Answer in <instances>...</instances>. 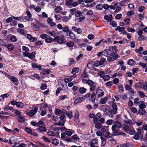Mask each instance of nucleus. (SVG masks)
I'll return each mask as SVG.
<instances>
[{
  "label": "nucleus",
  "instance_id": "nucleus-6",
  "mask_svg": "<svg viewBox=\"0 0 147 147\" xmlns=\"http://www.w3.org/2000/svg\"><path fill=\"white\" fill-rule=\"evenodd\" d=\"M53 41L54 42H57L59 44H63L65 43H64V39L61 37H60L59 36H57L55 37L53 39Z\"/></svg>",
  "mask_w": 147,
  "mask_h": 147
},
{
  "label": "nucleus",
  "instance_id": "nucleus-33",
  "mask_svg": "<svg viewBox=\"0 0 147 147\" xmlns=\"http://www.w3.org/2000/svg\"><path fill=\"white\" fill-rule=\"evenodd\" d=\"M125 28L124 27H120L118 26H117L116 28L115 29L116 31H119L120 32H122L125 30Z\"/></svg>",
  "mask_w": 147,
  "mask_h": 147
},
{
  "label": "nucleus",
  "instance_id": "nucleus-36",
  "mask_svg": "<svg viewBox=\"0 0 147 147\" xmlns=\"http://www.w3.org/2000/svg\"><path fill=\"white\" fill-rule=\"evenodd\" d=\"M81 77L83 78H88V75L85 70L81 74Z\"/></svg>",
  "mask_w": 147,
  "mask_h": 147
},
{
  "label": "nucleus",
  "instance_id": "nucleus-39",
  "mask_svg": "<svg viewBox=\"0 0 147 147\" xmlns=\"http://www.w3.org/2000/svg\"><path fill=\"white\" fill-rule=\"evenodd\" d=\"M62 8L60 6H58L55 8V10L57 13H59L62 10Z\"/></svg>",
  "mask_w": 147,
  "mask_h": 147
},
{
  "label": "nucleus",
  "instance_id": "nucleus-59",
  "mask_svg": "<svg viewBox=\"0 0 147 147\" xmlns=\"http://www.w3.org/2000/svg\"><path fill=\"white\" fill-rule=\"evenodd\" d=\"M110 78V76L109 75H105L103 79L105 81H106L109 80Z\"/></svg>",
  "mask_w": 147,
  "mask_h": 147
},
{
  "label": "nucleus",
  "instance_id": "nucleus-28",
  "mask_svg": "<svg viewBox=\"0 0 147 147\" xmlns=\"http://www.w3.org/2000/svg\"><path fill=\"white\" fill-rule=\"evenodd\" d=\"M18 117V120L19 122L22 123L25 121V118L22 115H20Z\"/></svg>",
  "mask_w": 147,
  "mask_h": 147
},
{
  "label": "nucleus",
  "instance_id": "nucleus-57",
  "mask_svg": "<svg viewBox=\"0 0 147 147\" xmlns=\"http://www.w3.org/2000/svg\"><path fill=\"white\" fill-rule=\"evenodd\" d=\"M106 61V59L104 57H102L100 60L99 61V62L101 64V65H103Z\"/></svg>",
  "mask_w": 147,
  "mask_h": 147
},
{
  "label": "nucleus",
  "instance_id": "nucleus-20",
  "mask_svg": "<svg viewBox=\"0 0 147 147\" xmlns=\"http://www.w3.org/2000/svg\"><path fill=\"white\" fill-rule=\"evenodd\" d=\"M31 65L32 68H38L39 70H40L41 69V67L40 65H37L35 63H32Z\"/></svg>",
  "mask_w": 147,
  "mask_h": 147
},
{
  "label": "nucleus",
  "instance_id": "nucleus-30",
  "mask_svg": "<svg viewBox=\"0 0 147 147\" xmlns=\"http://www.w3.org/2000/svg\"><path fill=\"white\" fill-rule=\"evenodd\" d=\"M66 128L65 127H61L60 128L59 127H56L54 128L53 130L55 131H59L60 129L62 131H64Z\"/></svg>",
  "mask_w": 147,
  "mask_h": 147
},
{
  "label": "nucleus",
  "instance_id": "nucleus-25",
  "mask_svg": "<svg viewBox=\"0 0 147 147\" xmlns=\"http://www.w3.org/2000/svg\"><path fill=\"white\" fill-rule=\"evenodd\" d=\"M12 112L15 113L16 115L18 117L21 115V113L18 110L13 109L12 110Z\"/></svg>",
  "mask_w": 147,
  "mask_h": 147
},
{
  "label": "nucleus",
  "instance_id": "nucleus-62",
  "mask_svg": "<svg viewBox=\"0 0 147 147\" xmlns=\"http://www.w3.org/2000/svg\"><path fill=\"white\" fill-rule=\"evenodd\" d=\"M96 88V86L95 85L92 86H90L89 88V90L90 92H93L95 90Z\"/></svg>",
  "mask_w": 147,
  "mask_h": 147
},
{
  "label": "nucleus",
  "instance_id": "nucleus-47",
  "mask_svg": "<svg viewBox=\"0 0 147 147\" xmlns=\"http://www.w3.org/2000/svg\"><path fill=\"white\" fill-rule=\"evenodd\" d=\"M25 130L27 133L30 134H32V131L30 128L26 127L25 128Z\"/></svg>",
  "mask_w": 147,
  "mask_h": 147
},
{
  "label": "nucleus",
  "instance_id": "nucleus-10",
  "mask_svg": "<svg viewBox=\"0 0 147 147\" xmlns=\"http://www.w3.org/2000/svg\"><path fill=\"white\" fill-rule=\"evenodd\" d=\"M141 130L140 129H138L137 133L134 136V138L136 140L139 139L140 137L142 136V135H141Z\"/></svg>",
  "mask_w": 147,
  "mask_h": 147
},
{
  "label": "nucleus",
  "instance_id": "nucleus-2",
  "mask_svg": "<svg viewBox=\"0 0 147 147\" xmlns=\"http://www.w3.org/2000/svg\"><path fill=\"white\" fill-rule=\"evenodd\" d=\"M22 49L23 51L24 52L23 53V56L24 57H28L29 59H32L35 56L36 53L34 52L31 53L28 52L29 51V49L27 47L25 46H22Z\"/></svg>",
  "mask_w": 147,
  "mask_h": 147
},
{
  "label": "nucleus",
  "instance_id": "nucleus-3",
  "mask_svg": "<svg viewBox=\"0 0 147 147\" xmlns=\"http://www.w3.org/2000/svg\"><path fill=\"white\" fill-rule=\"evenodd\" d=\"M31 25L32 26L33 30L35 31H39L40 30V28L42 27V24L40 22L37 20L34 22H31Z\"/></svg>",
  "mask_w": 147,
  "mask_h": 147
},
{
  "label": "nucleus",
  "instance_id": "nucleus-19",
  "mask_svg": "<svg viewBox=\"0 0 147 147\" xmlns=\"http://www.w3.org/2000/svg\"><path fill=\"white\" fill-rule=\"evenodd\" d=\"M65 122V121L60 120L58 122L54 123V125H57L63 126Z\"/></svg>",
  "mask_w": 147,
  "mask_h": 147
},
{
  "label": "nucleus",
  "instance_id": "nucleus-5",
  "mask_svg": "<svg viewBox=\"0 0 147 147\" xmlns=\"http://www.w3.org/2000/svg\"><path fill=\"white\" fill-rule=\"evenodd\" d=\"M38 110V108L37 107L33 108V109L30 110L29 112H27L26 115L30 117H32L35 114Z\"/></svg>",
  "mask_w": 147,
  "mask_h": 147
},
{
  "label": "nucleus",
  "instance_id": "nucleus-8",
  "mask_svg": "<svg viewBox=\"0 0 147 147\" xmlns=\"http://www.w3.org/2000/svg\"><path fill=\"white\" fill-rule=\"evenodd\" d=\"M104 92L101 89L98 88L96 91L95 94L98 98L102 97L104 95Z\"/></svg>",
  "mask_w": 147,
  "mask_h": 147
},
{
  "label": "nucleus",
  "instance_id": "nucleus-48",
  "mask_svg": "<svg viewBox=\"0 0 147 147\" xmlns=\"http://www.w3.org/2000/svg\"><path fill=\"white\" fill-rule=\"evenodd\" d=\"M41 139L44 140L45 141L47 142H51V140H50V139L45 136H43L41 138Z\"/></svg>",
  "mask_w": 147,
  "mask_h": 147
},
{
  "label": "nucleus",
  "instance_id": "nucleus-14",
  "mask_svg": "<svg viewBox=\"0 0 147 147\" xmlns=\"http://www.w3.org/2000/svg\"><path fill=\"white\" fill-rule=\"evenodd\" d=\"M37 131L39 133L42 132H45L47 131V129L45 127L42 126L38 127L36 129Z\"/></svg>",
  "mask_w": 147,
  "mask_h": 147
},
{
  "label": "nucleus",
  "instance_id": "nucleus-1",
  "mask_svg": "<svg viewBox=\"0 0 147 147\" xmlns=\"http://www.w3.org/2000/svg\"><path fill=\"white\" fill-rule=\"evenodd\" d=\"M117 109L118 107L117 105L113 103L111 105V109H109L108 112L105 113V115H108L110 118H112L113 115L117 113Z\"/></svg>",
  "mask_w": 147,
  "mask_h": 147
},
{
  "label": "nucleus",
  "instance_id": "nucleus-64",
  "mask_svg": "<svg viewBox=\"0 0 147 147\" xmlns=\"http://www.w3.org/2000/svg\"><path fill=\"white\" fill-rule=\"evenodd\" d=\"M142 87L145 90H147V81L143 83Z\"/></svg>",
  "mask_w": 147,
  "mask_h": 147
},
{
  "label": "nucleus",
  "instance_id": "nucleus-56",
  "mask_svg": "<svg viewBox=\"0 0 147 147\" xmlns=\"http://www.w3.org/2000/svg\"><path fill=\"white\" fill-rule=\"evenodd\" d=\"M103 5L101 4H98L96 6V9L99 10H101L103 8Z\"/></svg>",
  "mask_w": 147,
  "mask_h": 147
},
{
  "label": "nucleus",
  "instance_id": "nucleus-60",
  "mask_svg": "<svg viewBox=\"0 0 147 147\" xmlns=\"http://www.w3.org/2000/svg\"><path fill=\"white\" fill-rule=\"evenodd\" d=\"M55 113L56 115H59L61 113V110L58 109H57L55 111Z\"/></svg>",
  "mask_w": 147,
  "mask_h": 147
},
{
  "label": "nucleus",
  "instance_id": "nucleus-4",
  "mask_svg": "<svg viewBox=\"0 0 147 147\" xmlns=\"http://www.w3.org/2000/svg\"><path fill=\"white\" fill-rule=\"evenodd\" d=\"M119 57V55L117 54L113 53L111 55L107 57V60L109 62H112L115 60L117 59Z\"/></svg>",
  "mask_w": 147,
  "mask_h": 147
},
{
  "label": "nucleus",
  "instance_id": "nucleus-11",
  "mask_svg": "<svg viewBox=\"0 0 147 147\" xmlns=\"http://www.w3.org/2000/svg\"><path fill=\"white\" fill-rule=\"evenodd\" d=\"M85 100L84 97H78L76 98L74 102V104L76 105L80 103L82 101Z\"/></svg>",
  "mask_w": 147,
  "mask_h": 147
},
{
  "label": "nucleus",
  "instance_id": "nucleus-52",
  "mask_svg": "<svg viewBox=\"0 0 147 147\" xmlns=\"http://www.w3.org/2000/svg\"><path fill=\"white\" fill-rule=\"evenodd\" d=\"M47 85L45 84L42 83L41 84L40 86V89L42 90H44L45 89L47 88Z\"/></svg>",
  "mask_w": 147,
  "mask_h": 147
},
{
  "label": "nucleus",
  "instance_id": "nucleus-55",
  "mask_svg": "<svg viewBox=\"0 0 147 147\" xmlns=\"http://www.w3.org/2000/svg\"><path fill=\"white\" fill-rule=\"evenodd\" d=\"M142 129L145 131H147V124L146 123H143L142 126ZM147 135V132L146 133Z\"/></svg>",
  "mask_w": 147,
  "mask_h": 147
},
{
  "label": "nucleus",
  "instance_id": "nucleus-24",
  "mask_svg": "<svg viewBox=\"0 0 147 147\" xmlns=\"http://www.w3.org/2000/svg\"><path fill=\"white\" fill-rule=\"evenodd\" d=\"M131 125L126 124L123 127V129L126 132H127V131L131 129Z\"/></svg>",
  "mask_w": 147,
  "mask_h": 147
},
{
  "label": "nucleus",
  "instance_id": "nucleus-50",
  "mask_svg": "<svg viewBox=\"0 0 147 147\" xmlns=\"http://www.w3.org/2000/svg\"><path fill=\"white\" fill-rule=\"evenodd\" d=\"M75 15L76 17H80L82 15V13L79 11H77L75 13Z\"/></svg>",
  "mask_w": 147,
  "mask_h": 147
},
{
  "label": "nucleus",
  "instance_id": "nucleus-26",
  "mask_svg": "<svg viewBox=\"0 0 147 147\" xmlns=\"http://www.w3.org/2000/svg\"><path fill=\"white\" fill-rule=\"evenodd\" d=\"M107 100V97H104L100 100L99 103L101 104H105L106 103Z\"/></svg>",
  "mask_w": 147,
  "mask_h": 147
},
{
  "label": "nucleus",
  "instance_id": "nucleus-17",
  "mask_svg": "<svg viewBox=\"0 0 147 147\" xmlns=\"http://www.w3.org/2000/svg\"><path fill=\"white\" fill-rule=\"evenodd\" d=\"M139 108L140 109H143L146 107V106L144 104V102L143 101H140L138 104Z\"/></svg>",
  "mask_w": 147,
  "mask_h": 147
},
{
  "label": "nucleus",
  "instance_id": "nucleus-54",
  "mask_svg": "<svg viewBox=\"0 0 147 147\" xmlns=\"http://www.w3.org/2000/svg\"><path fill=\"white\" fill-rule=\"evenodd\" d=\"M10 40L12 42H16L17 40L16 37L14 36H13L10 38Z\"/></svg>",
  "mask_w": 147,
  "mask_h": 147
},
{
  "label": "nucleus",
  "instance_id": "nucleus-18",
  "mask_svg": "<svg viewBox=\"0 0 147 147\" xmlns=\"http://www.w3.org/2000/svg\"><path fill=\"white\" fill-rule=\"evenodd\" d=\"M51 143L55 146H57L59 144V140L56 138L53 139Z\"/></svg>",
  "mask_w": 147,
  "mask_h": 147
},
{
  "label": "nucleus",
  "instance_id": "nucleus-9",
  "mask_svg": "<svg viewBox=\"0 0 147 147\" xmlns=\"http://www.w3.org/2000/svg\"><path fill=\"white\" fill-rule=\"evenodd\" d=\"M118 128H116L115 125H113L112 127V130L114 135H117L121 134L120 132H119Z\"/></svg>",
  "mask_w": 147,
  "mask_h": 147
},
{
  "label": "nucleus",
  "instance_id": "nucleus-37",
  "mask_svg": "<svg viewBox=\"0 0 147 147\" xmlns=\"http://www.w3.org/2000/svg\"><path fill=\"white\" fill-rule=\"evenodd\" d=\"M51 71L49 69H45L43 71V74L45 75H48L50 74Z\"/></svg>",
  "mask_w": 147,
  "mask_h": 147
},
{
  "label": "nucleus",
  "instance_id": "nucleus-13",
  "mask_svg": "<svg viewBox=\"0 0 147 147\" xmlns=\"http://www.w3.org/2000/svg\"><path fill=\"white\" fill-rule=\"evenodd\" d=\"M27 38L31 42L36 41L37 38L35 37H32V36L30 34H27Z\"/></svg>",
  "mask_w": 147,
  "mask_h": 147
},
{
  "label": "nucleus",
  "instance_id": "nucleus-53",
  "mask_svg": "<svg viewBox=\"0 0 147 147\" xmlns=\"http://www.w3.org/2000/svg\"><path fill=\"white\" fill-rule=\"evenodd\" d=\"M17 32H19L20 34L22 35H24V31L23 29L18 28L17 29Z\"/></svg>",
  "mask_w": 147,
  "mask_h": 147
},
{
  "label": "nucleus",
  "instance_id": "nucleus-15",
  "mask_svg": "<svg viewBox=\"0 0 147 147\" xmlns=\"http://www.w3.org/2000/svg\"><path fill=\"white\" fill-rule=\"evenodd\" d=\"M72 80V78L71 77L69 78H65L64 80L63 79H60L58 80V83L60 82H62L63 80L65 82L67 83L69 82H71Z\"/></svg>",
  "mask_w": 147,
  "mask_h": 147
},
{
  "label": "nucleus",
  "instance_id": "nucleus-41",
  "mask_svg": "<svg viewBox=\"0 0 147 147\" xmlns=\"http://www.w3.org/2000/svg\"><path fill=\"white\" fill-rule=\"evenodd\" d=\"M87 66V67L90 69H92L91 68H92L95 67L94 63H89L88 64Z\"/></svg>",
  "mask_w": 147,
  "mask_h": 147
},
{
  "label": "nucleus",
  "instance_id": "nucleus-43",
  "mask_svg": "<svg viewBox=\"0 0 147 147\" xmlns=\"http://www.w3.org/2000/svg\"><path fill=\"white\" fill-rule=\"evenodd\" d=\"M87 84L90 86H92L93 85H94V82L92 80L88 79V82Z\"/></svg>",
  "mask_w": 147,
  "mask_h": 147
},
{
  "label": "nucleus",
  "instance_id": "nucleus-46",
  "mask_svg": "<svg viewBox=\"0 0 147 147\" xmlns=\"http://www.w3.org/2000/svg\"><path fill=\"white\" fill-rule=\"evenodd\" d=\"M139 113L142 115H144L145 113V110L144 108L143 109H140L139 110Z\"/></svg>",
  "mask_w": 147,
  "mask_h": 147
},
{
  "label": "nucleus",
  "instance_id": "nucleus-32",
  "mask_svg": "<svg viewBox=\"0 0 147 147\" xmlns=\"http://www.w3.org/2000/svg\"><path fill=\"white\" fill-rule=\"evenodd\" d=\"M66 45L67 47L70 48H72L74 45V42L72 41H69L67 42L66 44Z\"/></svg>",
  "mask_w": 147,
  "mask_h": 147
},
{
  "label": "nucleus",
  "instance_id": "nucleus-40",
  "mask_svg": "<svg viewBox=\"0 0 147 147\" xmlns=\"http://www.w3.org/2000/svg\"><path fill=\"white\" fill-rule=\"evenodd\" d=\"M7 48L9 51H12L14 49V46L11 44L7 45Z\"/></svg>",
  "mask_w": 147,
  "mask_h": 147
},
{
  "label": "nucleus",
  "instance_id": "nucleus-45",
  "mask_svg": "<svg viewBox=\"0 0 147 147\" xmlns=\"http://www.w3.org/2000/svg\"><path fill=\"white\" fill-rule=\"evenodd\" d=\"M112 135L110 134L109 131L106 132L105 134V137L107 138H111Z\"/></svg>",
  "mask_w": 147,
  "mask_h": 147
},
{
  "label": "nucleus",
  "instance_id": "nucleus-51",
  "mask_svg": "<svg viewBox=\"0 0 147 147\" xmlns=\"http://www.w3.org/2000/svg\"><path fill=\"white\" fill-rule=\"evenodd\" d=\"M47 134L49 136H55V134L54 132L51 131H48Z\"/></svg>",
  "mask_w": 147,
  "mask_h": 147
},
{
  "label": "nucleus",
  "instance_id": "nucleus-27",
  "mask_svg": "<svg viewBox=\"0 0 147 147\" xmlns=\"http://www.w3.org/2000/svg\"><path fill=\"white\" fill-rule=\"evenodd\" d=\"M113 125H115L116 127L117 128H119L121 127V124L118 121H113Z\"/></svg>",
  "mask_w": 147,
  "mask_h": 147
},
{
  "label": "nucleus",
  "instance_id": "nucleus-35",
  "mask_svg": "<svg viewBox=\"0 0 147 147\" xmlns=\"http://www.w3.org/2000/svg\"><path fill=\"white\" fill-rule=\"evenodd\" d=\"M75 61V60L74 59L72 58H69V66L72 65L74 63Z\"/></svg>",
  "mask_w": 147,
  "mask_h": 147
},
{
  "label": "nucleus",
  "instance_id": "nucleus-16",
  "mask_svg": "<svg viewBox=\"0 0 147 147\" xmlns=\"http://www.w3.org/2000/svg\"><path fill=\"white\" fill-rule=\"evenodd\" d=\"M87 89L84 87H81L79 88V93L81 94L86 93L87 92Z\"/></svg>",
  "mask_w": 147,
  "mask_h": 147
},
{
  "label": "nucleus",
  "instance_id": "nucleus-44",
  "mask_svg": "<svg viewBox=\"0 0 147 147\" xmlns=\"http://www.w3.org/2000/svg\"><path fill=\"white\" fill-rule=\"evenodd\" d=\"M3 128H4V129L5 131H6L8 132H10L11 133H12L13 134H15L16 133L15 132H14V130H11L10 129H9L7 128L5 126H4L3 127Z\"/></svg>",
  "mask_w": 147,
  "mask_h": 147
},
{
  "label": "nucleus",
  "instance_id": "nucleus-63",
  "mask_svg": "<svg viewBox=\"0 0 147 147\" xmlns=\"http://www.w3.org/2000/svg\"><path fill=\"white\" fill-rule=\"evenodd\" d=\"M52 41L53 38L51 37L47 38L45 40V42L47 43H50L52 42Z\"/></svg>",
  "mask_w": 147,
  "mask_h": 147
},
{
  "label": "nucleus",
  "instance_id": "nucleus-7",
  "mask_svg": "<svg viewBox=\"0 0 147 147\" xmlns=\"http://www.w3.org/2000/svg\"><path fill=\"white\" fill-rule=\"evenodd\" d=\"M113 53L111 50V47H109V49H106L103 51V56L107 57L111 55Z\"/></svg>",
  "mask_w": 147,
  "mask_h": 147
},
{
  "label": "nucleus",
  "instance_id": "nucleus-38",
  "mask_svg": "<svg viewBox=\"0 0 147 147\" xmlns=\"http://www.w3.org/2000/svg\"><path fill=\"white\" fill-rule=\"evenodd\" d=\"M16 106L18 108H22L23 107L24 105L20 102H17Z\"/></svg>",
  "mask_w": 147,
  "mask_h": 147
},
{
  "label": "nucleus",
  "instance_id": "nucleus-29",
  "mask_svg": "<svg viewBox=\"0 0 147 147\" xmlns=\"http://www.w3.org/2000/svg\"><path fill=\"white\" fill-rule=\"evenodd\" d=\"M79 70V68L78 67L74 68L72 69L71 73L73 75H74L76 73L78 72Z\"/></svg>",
  "mask_w": 147,
  "mask_h": 147
},
{
  "label": "nucleus",
  "instance_id": "nucleus-34",
  "mask_svg": "<svg viewBox=\"0 0 147 147\" xmlns=\"http://www.w3.org/2000/svg\"><path fill=\"white\" fill-rule=\"evenodd\" d=\"M136 63L135 61L132 59H131L129 60L127 62V64L131 66H132Z\"/></svg>",
  "mask_w": 147,
  "mask_h": 147
},
{
  "label": "nucleus",
  "instance_id": "nucleus-12",
  "mask_svg": "<svg viewBox=\"0 0 147 147\" xmlns=\"http://www.w3.org/2000/svg\"><path fill=\"white\" fill-rule=\"evenodd\" d=\"M11 80L15 86H18V78L12 76L10 78Z\"/></svg>",
  "mask_w": 147,
  "mask_h": 147
},
{
  "label": "nucleus",
  "instance_id": "nucleus-22",
  "mask_svg": "<svg viewBox=\"0 0 147 147\" xmlns=\"http://www.w3.org/2000/svg\"><path fill=\"white\" fill-rule=\"evenodd\" d=\"M65 131V133L66 135L68 136H70L72 135L73 132L71 129H66L64 130Z\"/></svg>",
  "mask_w": 147,
  "mask_h": 147
},
{
  "label": "nucleus",
  "instance_id": "nucleus-49",
  "mask_svg": "<svg viewBox=\"0 0 147 147\" xmlns=\"http://www.w3.org/2000/svg\"><path fill=\"white\" fill-rule=\"evenodd\" d=\"M79 113L78 111H76L75 113V115L74 116V118L75 119H79Z\"/></svg>",
  "mask_w": 147,
  "mask_h": 147
},
{
  "label": "nucleus",
  "instance_id": "nucleus-58",
  "mask_svg": "<svg viewBox=\"0 0 147 147\" xmlns=\"http://www.w3.org/2000/svg\"><path fill=\"white\" fill-rule=\"evenodd\" d=\"M76 11V8H72L70 9V11L71 15L75 14Z\"/></svg>",
  "mask_w": 147,
  "mask_h": 147
},
{
  "label": "nucleus",
  "instance_id": "nucleus-31",
  "mask_svg": "<svg viewBox=\"0 0 147 147\" xmlns=\"http://www.w3.org/2000/svg\"><path fill=\"white\" fill-rule=\"evenodd\" d=\"M66 112V114L67 117L69 119H71L73 117V115H72V112L71 111H68Z\"/></svg>",
  "mask_w": 147,
  "mask_h": 147
},
{
  "label": "nucleus",
  "instance_id": "nucleus-23",
  "mask_svg": "<svg viewBox=\"0 0 147 147\" xmlns=\"http://www.w3.org/2000/svg\"><path fill=\"white\" fill-rule=\"evenodd\" d=\"M96 96V95L95 92H92L91 95V101L93 103H94L95 102Z\"/></svg>",
  "mask_w": 147,
  "mask_h": 147
},
{
  "label": "nucleus",
  "instance_id": "nucleus-21",
  "mask_svg": "<svg viewBox=\"0 0 147 147\" xmlns=\"http://www.w3.org/2000/svg\"><path fill=\"white\" fill-rule=\"evenodd\" d=\"M100 138L102 141L101 145V146H104L106 144L107 140L105 137L104 136H101Z\"/></svg>",
  "mask_w": 147,
  "mask_h": 147
},
{
  "label": "nucleus",
  "instance_id": "nucleus-42",
  "mask_svg": "<svg viewBox=\"0 0 147 147\" xmlns=\"http://www.w3.org/2000/svg\"><path fill=\"white\" fill-rule=\"evenodd\" d=\"M138 64L143 68H146L147 67V63L145 64L142 62H140L138 63Z\"/></svg>",
  "mask_w": 147,
  "mask_h": 147
},
{
  "label": "nucleus",
  "instance_id": "nucleus-61",
  "mask_svg": "<svg viewBox=\"0 0 147 147\" xmlns=\"http://www.w3.org/2000/svg\"><path fill=\"white\" fill-rule=\"evenodd\" d=\"M135 51L137 53L141 54L143 51V48L142 47H140L139 49H136Z\"/></svg>",
  "mask_w": 147,
  "mask_h": 147
}]
</instances>
